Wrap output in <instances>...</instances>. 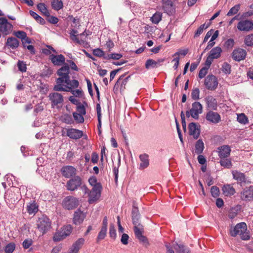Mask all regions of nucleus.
Here are the masks:
<instances>
[{"mask_svg":"<svg viewBox=\"0 0 253 253\" xmlns=\"http://www.w3.org/2000/svg\"><path fill=\"white\" fill-rule=\"evenodd\" d=\"M37 8L45 16H48L49 12L48 11L46 5L43 3H40L37 5Z\"/></svg>","mask_w":253,"mask_h":253,"instance_id":"36","label":"nucleus"},{"mask_svg":"<svg viewBox=\"0 0 253 253\" xmlns=\"http://www.w3.org/2000/svg\"><path fill=\"white\" fill-rule=\"evenodd\" d=\"M15 36L17 38L21 39L22 40H23L24 39L26 38L27 35L25 32L19 31L15 33Z\"/></svg>","mask_w":253,"mask_h":253,"instance_id":"61","label":"nucleus"},{"mask_svg":"<svg viewBox=\"0 0 253 253\" xmlns=\"http://www.w3.org/2000/svg\"><path fill=\"white\" fill-rule=\"evenodd\" d=\"M73 228L70 225H66L61 228L60 231L57 232L53 237L55 241H60L70 235Z\"/></svg>","mask_w":253,"mask_h":253,"instance_id":"7","label":"nucleus"},{"mask_svg":"<svg viewBox=\"0 0 253 253\" xmlns=\"http://www.w3.org/2000/svg\"><path fill=\"white\" fill-rule=\"evenodd\" d=\"M203 112V106L199 102H194L192 104V108L189 111H186V116L189 118L190 116L195 120H198L199 115Z\"/></svg>","mask_w":253,"mask_h":253,"instance_id":"3","label":"nucleus"},{"mask_svg":"<svg viewBox=\"0 0 253 253\" xmlns=\"http://www.w3.org/2000/svg\"><path fill=\"white\" fill-rule=\"evenodd\" d=\"M93 54L98 57H101L104 56V51L100 48H96L93 50Z\"/></svg>","mask_w":253,"mask_h":253,"instance_id":"54","label":"nucleus"},{"mask_svg":"<svg viewBox=\"0 0 253 253\" xmlns=\"http://www.w3.org/2000/svg\"><path fill=\"white\" fill-rule=\"evenodd\" d=\"M73 117L75 119V120L78 123H83L84 122V118L83 117V115L78 113L77 112H74L73 114Z\"/></svg>","mask_w":253,"mask_h":253,"instance_id":"45","label":"nucleus"},{"mask_svg":"<svg viewBox=\"0 0 253 253\" xmlns=\"http://www.w3.org/2000/svg\"><path fill=\"white\" fill-rule=\"evenodd\" d=\"M15 248V245L13 243H10L7 244L4 249L6 253H12Z\"/></svg>","mask_w":253,"mask_h":253,"instance_id":"50","label":"nucleus"},{"mask_svg":"<svg viewBox=\"0 0 253 253\" xmlns=\"http://www.w3.org/2000/svg\"><path fill=\"white\" fill-rule=\"evenodd\" d=\"M84 243V238H81L77 240L75 243H74L72 246H73L75 248L77 249L78 250H80V249L82 248L83 245Z\"/></svg>","mask_w":253,"mask_h":253,"instance_id":"43","label":"nucleus"},{"mask_svg":"<svg viewBox=\"0 0 253 253\" xmlns=\"http://www.w3.org/2000/svg\"><path fill=\"white\" fill-rule=\"evenodd\" d=\"M173 248L176 253H190L189 248L182 244H173Z\"/></svg>","mask_w":253,"mask_h":253,"instance_id":"29","label":"nucleus"},{"mask_svg":"<svg viewBox=\"0 0 253 253\" xmlns=\"http://www.w3.org/2000/svg\"><path fill=\"white\" fill-rule=\"evenodd\" d=\"M141 163L139 165V169H144L147 168L149 165V156L147 154H141L139 156Z\"/></svg>","mask_w":253,"mask_h":253,"instance_id":"27","label":"nucleus"},{"mask_svg":"<svg viewBox=\"0 0 253 253\" xmlns=\"http://www.w3.org/2000/svg\"><path fill=\"white\" fill-rule=\"evenodd\" d=\"M232 173L233 179L236 180L237 182L240 184L242 183L249 184L251 183L250 180L247 179L245 174L240 171L233 170L232 171Z\"/></svg>","mask_w":253,"mask_h":253,"instance_id":"17","label":"nucleus"},{"mask_svg":"<svg viewBox=\"0 0 253 253\" xmlns=\"http://www.w3.org/2000/svg\"><path fill=\"white\" fill-rule=\"evenodd\" d=\"M13 26L4 17L0 18V32L4 35L9 34L12 30Z\"/></svg>","mask_w":253,"mask_h":253,"instance_id":"10","label":"nucleus"},{"mask_svg":"<svg viewBox=\"0 0 253 253\" xmlns=\"http://www.w3.org/2000/svg\"><path fill=\"white\" fill-rule=\"evenodd\" d=\"M107 226H108V219L107 216H105L103 218V221H102V227L101 228L100 231H99L97 238H96V241L97 242H98L99 241L102 240L104 239L106 236L107 233Z\"/></svg>","mask_w":253,"mask_h":253,"instance_id":"21","label":"nucleus"},{"mask_svg":"<svg viewBox=\"0 0 253 253\" xmlns=\"http://www.w3.org/2000/svg\"><path fill=\"white\" fill-rule=\"evenodd\" d=\"M49 58L54 65L60 66L65 63V58L62 54L57 55L51 54Z\"/></svg>","mask_w":253,"mask_h":253,"instance_id":"24","label":"nucleus"},{"mask_svg":"<svg viewBox=\"0 0 253 253\" xmlns=\"http://www.w3.org/2000/svg\"><path fill=\"white\" fill-rule=\"evenodd\" d=\"M61 172L64 177L70 178L76 176L77 169L72 166H65L61 169Z\"/></svg>","mask_w":253,"mask_h":253,"instance_id":"13","label":"nucleus"},{"mask_svg":"<svg viewBox=\"0 0 253 253\" xmlns=\"http://www.w3.org/2000/svg\"><path fill=\"white\" fill-rule=\"evenodd\" d=\"M52 8L56 10L59 11L63 8V3L61 0H52L51 3Z\"/></svg>","mask_w":253,"mask_h":253,"instance_id":"32","label":"nucleus"},{"mask_svg":"<svg viewBox=\"0 0 253 253\" xmlns=\"http://www.w3.org/2000/svg\"><path fill=\"white\" fill-rule=\"evenodd\" d=\"M78 87H71V89L66 92H71L75 97H80L83 95V91L82 89H78L74 90L73 88H77Z\"/></svg>","mask_w":253,"mask_h":253,"instance_id":"39","label":"nucleus"},{"mask_svg":"<svg viewBox=\"0 0 253 253\" xmlns=\"http://www.w3.org/2000/svg\"><path fill=\"white\" fill-rule=\"evenodd\" d=\"M237 121L239 123L245 125L248 123V118L244 113H241L237 115Z\"/></svg>","mask_w":253,"mask_h":253,"instance_id":"40","label":"nucleus"},{"mask_svg":"<svg viewBox=\"0 0 253 253\" xmlns=\"http://www.w3.org/2000/svg\"><path fill=\"white\" fill-rule=\"evenodd\" d=\"M219 163L221 166L227 169L231 168L232 166L231 161L227 158L220 159Z\"/></svg>","mask_w":253,"mask_h":253,"instance_id":"35","label":"nucleus"},{"mask_svg":"<svg viewBox=\"0 0 253 253\" xmlns=\"http://www.w3.org/2000/svg\"><path fill=\"white\" fill-rule=\"evenodd\" d=\"M240 9V5L236 4L234 6L232 7L227 14V16H231L233 15L237 14Z\"/></svg>","mask_w":253,"mask_h":253,"instance_id":"41","label":"nucleus"},{"mask_svg":"<svg viewBox=\"0 0 253 253\" xmlns=\"http://www.w3.org/2000/svg\"><path fill=\"white\" fill-rule=\"evenodd\" d=\"M218 84L216 77L213 75H208L205 79L204 84L208 90H214Z\"/></svg>","mask_w":253,"mask_h":253,"instance_id":"11","label":"nucleus"},{"mask_svg":"<svg viewBox=\"0 0 253 253\" xmlns=\"http://www.w3.org/2000/svg\"><path fill=\"white\" fill-rule=\"evenodd\" d=\"M66 135L71 139L77 140L84 136L83 131L78 129L71 128L66 129Z\"/></svg>","mask_w":253,"mask_h":253,"instance_id":"18","label":"nucleus"},{"mask_svg":"<svg viewBox=\"0 0 253 253\" xmlns=\"http://www.w3.org/2000/svg\"><path fill=\"white\" fill-rule=\"evenodd\" d=\"M85 214L78 209L74 214L73 223L76 225L81 224L85 217Z\"/></svg>","mask_w":253,"mask_h":253,"instance_id":"23","label":"nucleus"},{"mask_svg":"<svg viewBox=\"0 0 253 253\" xmlns=\"http://www.w3.org/2000/svg\"><path fill=\"white\" fill-rule=\"evenodd\" d=\"M234 43L235 42L234 40L232 39H229L225 42L224 45L227 48H232L233 47Z\"/></svg>","mask_w":253,"mask_h":253,"instance_id":"56","label":"nucleus"},{"mask_svg":"<svg viewBox=\"0 0 253 253\" xmlns=\"http://www.w3.org/2000/svg\"><path fill=\"white\" fill-rule=\"evenodd\" d=\"M173 57L174 58L172 59L171 62L174 63L173 68L174 70H176L179 66V57L175 56Z\"/></svg>","mask_w":253,"mask_h":253,"instance_id":"63","label":"nucleus"},{"mask_svg":"<svg viewBox=\"0 0 253 253\" xmlns=\"http://www.w3.org/2000/svg\"><path fill=\"white\" fill-rule=\"evenodd\" d=\"M206 119L211 123L216 124L221 121V117L217 112L210 111L206 114Z\"/></svg>","mask_w":253,"mask_h":253,"instance_id":"15","label":"nucleus"},{"mask_svg":"<svg viewBox=\"0 0 253 253\" xmlns=\"http://www.w3.org/2000/svg\"><path fill=\"white\" fill-rule=\"evenodd\" d=\"M200 90L198 87L194 88L191 92V97L193 100L199 99Z\"/></svg>","mask_w":253,"mask_h":253,"instance_id":"48","label":"nucleus"},{"mask_svg":"<svg viewBox=\"0 0 253 253\" xmlns=\"http://www.w3.org/2000/svg\"><path fill=\"white\" fill-rule=\"evenodd\" d=\"M134 232L136 237L139 240V242L145 246L149 245V242L147 237L143 235V227H136L134 228Z\"/></svg>","mask_w":253,"mask_h":253,"instance_id":"19","label":"nucleus"},{"mask_svg":"<svg viewBox=\"0 0 253 253\" xmlns=\"http://www.w3.org/2000/svg\"><path fill=\"white\" fill-rule=\"evenodd\" d=\"M29 12L30 15L33 18H34L37 22L42 24L44 23V20L40 16H39L37 13L32 10H30Z\"/></svg>","mask_w":253,"mask_h":253,"instance_id":"42","label":"nucleus"},{"mask_svg":"<svg viewBox=\"0 0 253 253\" xmlns=\"http://www.w3.org/2000/svg\"><path fill=\"white\" fill-rule=\"evenodd\" d=\"M240 31L248 32L253 29V22L248 19L240 20L237 26Z\"/></svg>","mask_w":253,"mask_h":253,"instance_id":"12","label":"nucleus"},{"mask_svg":"<svg viewBox=\"0 0 253 253\" xmlns=\"http://www.w3.org/2000/svg\"><path fill=\"white\" fill-rule=\"evenodd\" d=\"M222 71L225 74H230L231 66L227 63L225 62L222 65Z\"/></svg>","mask_w":253,"mask_h":253,"instance_id":"53","label":"nucleus"},{"mask_svg":"<svg viewBox=\"0 0 253 253\" xmlns=\"http://www.w3.org/2000/svg\"><path fill=\"white\" fill-rule=\"evenodd\" d=\"M46 17V20L51 24H55L58 22L59 20L58 18L53 16H50V14Z\"/></svg>","mask_w":253,"mask_h":253,"instance_id":"52","label":"nucleus"},{"mask_svg":"<svg viewBox=\"0 0 253 253\" xmlns=\"http://www.w3.org/2000/svg\"><path fill=\"white\" fill-rule=\"evenodd\" d=\"M32 243H33L32 240L28 239L25 240L23 241V242L22 243V246H23V247L25 249H27L32 245Z\"/></svg>","mask_w":253,"mask_h":253,"instance_id":"57","label":"nucleus"},{"mask_svg":"<svg viewBox=\"0 0 253 253\" xmlns=\"http://www.w3.org/2000/svg\"><path fill=\"white\" fill-rule=\"evenodd\" d=\"M82 184V179L81 177L77 175L69 180L66 183V188L68 191H74L77 190Z\"/></svg>","mask_w":253,"mask_h":253,"instance_id":"8","label":"nucleus"},{"mask_svg":"<svg viewBox=\"0 0 253 253\" xmlns=\"http://www.w3.org/2000/svg\"><path fill=\"white\" fill-rule=\"evenodd\" d=\"M246 51L242 48H238L233 50L232 54V58L236 61H240L246 58Z\"/></svg>","mask_w":253,"mask_h":253,"instance_id":"20","label":"nucleus"},{"mask_svg":"<svg viewBox=\"0 0 253 253\" xmlns=\"http://www.w3.org/2000/svg\"><path fill=\"white\" fill-rule=\"evenodd\" d=\"M151 21L154 24H158L162 19V14L160 13L156 12L151 17Z\"/></svg>","mask_w":253,"mask_h":253,"instance_id":"44","label":"nucleus"},{"mask_svg":"<svg viewBox=\"0 0 253 253\" xmlns=\"http://www.w3.org/2000/svg\"><path fill=\"white\" fill-rule=\"evenodd\" d=\"M241 198L242 200L250 201L253 200V185L246 187L241 192Z\"/></svg>","mask_w":253,"mask_h":253,"instance_id":"16","label":"nucleus"},{"mask_svg":"<svg viewBox=\"0 0 253 253\" xmlns=\"http://www.w3.org/2000/svg\"><path fill=\"white\" fill-rule=\"evenodd\" d=\"M37 228L42 234L45 233L51 227L49 219L46 216L42 215L39 218L37 222Z\"/></svg>","mask_w":253,"mask_h":253,"instance_id":"4","label":"nucleus"},{"mask_svg":"<svg viewBox=\"0 0 253 253\" xmlns=\"http://www.w3.org/2000/svg\"><path fill=\"white\" fill-rule=\"evenodd\" d=\"M208 69L206 67H204L200 70L198 76L200 79L203 78L206 76Z\"/></svg>","mask_w":253,"mask_h":253,"instance_id":"60","label":"nucleus"},{"mask_svg":"<svg viewBox=\"0 0 253 253\" xmlns=\"http://www.w3.org/2000/svg\"><path fill=\"white\" fill-rule=\"evenodd\" d=\"M145 68L147 69L158 68L156 61L152 59H149L147 60L145 63Z\"/></svg>","mask_w":253,"mask_h":253,"instance_id":"37","label":"nucleus"},{"mask_svg":"<svg viewBox=\"0 0 253 253\" xmlns=\"http://www.w3.org/2000/svg\"><path fill=\"white\" fill-rule=\"evenodd\" d=\"M62 121L67 124H72L74 123L71 115L69 114H65L62 117Z\"/></svg>","mask_w":253,"mask_h":253,"instance_id":"46","label":"nucleus"},{"mask_svg":"<svg viewBox=\"0 0 253 253\" xmlns=\"http://www.w3.org/2000/svg\"><path fill=\"white\" fill-rule=\"evenodd\" d=\"M17 66L18 70L21 72H25L27 70V67L26 64L22 61H18L17 63Z\"/></svg>","mask_w":253,"mask_h":253,"instance_id":"51","label":"nucleus"},{"mask_svg":"<svg viewBox=\"0 0 253 253\" xmlns=\"http://www.w3.org/2000/svg\"><path fill=\"white\" fill-rule=\"evenodd\" d=\"M109 235L110 237L114 239H115L116 237V231L113 224H111L109 227Z\"/></svg>","mask_w":253,"mask_h":253,"instance_id":"55","label":"nucleus"},{"mask_svg":"<svg viewBox=\"0 0 253 253\" xmlns=\"http://www.w3.org/2000/svg\"><path fill=\"white\" fill-rule=\"evenodd\" d=\"M218 156L220 159L226 158L230 154L231 149L228 145H223L218 148Z\"/></svg>","mask_w":253,"mask_h":253,"instance_id":"25","label":"nucleus"},{"mask_svg":"<svg viewBox=\"0 0 253 253\" xmlns=\"http://www.w3.org/2000/svg\"><path fill=\"white\" fill-rule=\"evenodd\" d=\"M223 194L227 197H230L236 193L235 188L231 184H227L224 185L222 187Z\"/></svg>","mask_w":253,"mask_h":253,"instance_id":"26","label":"nucleus"},{"mask_svg":"<svg viewBox=\"0 0 253 253\" xmlns=\"http://www.w3.org/2000/svg\"><path fill=\"white\" fill-rule=\"evenodd\" d=\"M164 7H170L172 6V0H162Z\"/></svg>","mask_w":253,"mask_h":253,"instance_id":"64","label":"nucleus"},{"mask_svg":"<svg viewBox=\"0 0 253 253\" xmlns=\"http://www.w3.org/2000/svg\"><path fill=\"white\" fill-rule=\"evenodd\" d=\"M49 99L51 101L52 107L61 106L64 101L63 95L58 92H54L50 93L48 95Z\"/></svg>","mask_w":253,"mask_h":253,"instance_id":"9","label":"nucleus"},{"mask_svg":"<svg viewBox=\"0 0 253 253\" xmlns=\"http://www.w3.org/2000/svg\"><path fill=\"white\" fill-rule=\"evenodd\" d=\"M102 189V186L101 184H98L94 187H92L88 195V202L89 204H93L99 199L101 196Z\"/></svg>","mask_w":253,"mask_h":253,"instance_id":"5","label":"nucleus"},{"mask_svg":"<svg viewBox=\"0 0 253 253\" xmlns=\"http://www.w3.org/2000/svg\"><path fill=\"white\" fill-rule=\"evenodd\" d=\"M207 106L209 108L212 109L216 110L217 108V104L216 100L212 96H208L206 98Z\"/></svg>","mask_w":253,"mask_h":253,"instance_id":"30","label":"nucleus"},{"mask_svg":"<svg viewBox=\"0 0 253 253\" xmlns=\"http://www.w3.org/2000/svg\"><path fill=\"white\" fill-rule=\"evenodd\" d=\"M77 111L78 113H80L83 115H84L86 114V111L85 107L82 104H80L77 107Z\"/></svg>","mask_w":253,"mask_h":253,"instance_id":"58","label":"nucleus"},{"mask_svg":"<svg viewBox=\"0 0 253 253\" xmlns=\"http://www.w3.org/2000/svg\"><path fill=\"white\" fill-rule=\"evenodd\" d=\"M237 235H239L241 238L243 240L250 239L249 233L247 231V226L245 222L237 224L234 229L231 231V235L232 237H236Z\"/></svg>","mask_w":253,"mask_h":253,"instance_id":"2","label":"nucleus"},{"mask_svg":"<svg viewBox=\"0 0 253 253\" xmlns=\"http://www.w3.org/2000/svg\"><path fill=\"white\" fill-rule=\"evenodd\" d=\"M88 182L89 184L93 186V187H94L98 184H101L100 183L97 182V179L95 176H92L90 177L88 179Z\"/></svg>","mask_w":253,"mask_h":253,"instance_id":"59","label":"nucleus"},{"mask_svg":"<svg viewBox=\"0 0 253 253\" xmlns=\"http://www.w3.org/2000/svg\"><path fill=\"white\" fill-rule=\"evenodd\" d=\"M189 133L193 136V138L197 139L200 133V129L195 123H191L188 125Z\"/></svg>","mask_w":253,"mask_h":253,"instance_id":"22","label":"nucleus"},{"mask_svg":"<svg viewBox=\"0 0 253 253\" xmlns=\"http://www.w3.org/2000/svg\"><path fill=\"white\" fill-rule=\"evenodd\" d=\"M131 217L133 224L134 225V228H135L136 227H143L142 225L139 222L140 219V214L139 213L138 209L134 205H133L132 207Z\"/></svg>","mask_w":253,"mask_h":253,"instance_id":"14","label":"nucleus"},{"mask_svg":"<svg viewBox=\"0 0 253 253\" xmlns=\"http://www.w3.org/2000/svg\"><path fill=\"white\" fill-rule=\"evenodd\" d=\"M38 206L35 203L30 204L27 207V211L29 214L35 213L38 211Z\"/></svg>","mask_w":253,"mask_h":253,"instance_id":"38","label":"nucleus"},{"mask_svg":"<svg viewBox=\"0 0 253 253\" xmlns=\"http://www.w3.org/2000/svg\"><path fill=\"white\" fill-rule=\"evenodd\" d=\"M222 51L220 47L216 46L210 51L209 55L214 59H217L220 57Z\"/></svg>","mask_w":253,"mask_h":253,"instance_id":"31","label":"nucleus"},{"mask_svg":"<svg viewBox=\"0 0 253 253\" xmlns=\"http://www.w3.org/2000/svg\"><path fill=\"white\" fill-rule=\"evenodd\" d=\"M245 43L247 46H253V34L247 36L244 40Z\"/></svg>","mask_w":253,"mask_h":253,"instance_id":"47","label":"nucleus"},{"mask_svg":"<svg viewBox=\"0 0 253 253\" xmlns=\"http://www.w3.org/2000/svg\"><path fill=\"white\" fill-rule=\"evenodd\" d=\"M211 194L214 198H217L219 196L220 190L218 187L213 186L211 189Z\"/></svg>","mask_w":253,"mask_h":253,"instance_id":"49","label":"nucleus"},{"mask_svg":"<svg viewBox=\"0 0 253 253\" xmlns=\"http://www.w3.org/2000/svg\"><path fill=\"white\" fill-rule=\"evenodd\" d=\"M211 25V23H204L201 25L195 32L194 38L199 37L203 32L204 29H207Z\"/></svg>","mask_w":253,"mask_h":253,"instance_id":"34","label":"nucleus"},{"mask_svg":"<svg viewBox=\"0 0 253 253\" xmlns=\"http://www.w3.org/2000/svg\"><path fill=\"white\" fill-rule=\"evenodd\" d=\"M204 148V144L201 139H199L195 144V153L197 154H201Z\"/></svg>","mask_w":253,"mask_h":253,"instance_id":"33","label":"nucleus"},{"mask_svg":"<svg viewBox=\"0 0 253 253\" xmlns=\"http://www.w3.org/2000/svg\"><path fill=\"white\" fill-rule=\"evenodd\" d=\"M79 205V200L78 198L69 196L65 197L62 203L63 207L67 210H73L77 208Z\"/></svg>","mask_w":253,"mask_h":253,"instance_id":"6","label":"nucleus"},{"mask_svg":"<svg viewBox=\"0 0 253 253\" xmlns=\"http://www.w3.org/2000/svg\"><path fill=\"white\" fill-rule=\"evenodd\" d=\"M128 235L126 233H123V235H122L121 241L123 244L126 245L128 244Z\"/></svg>","mask_w":253,"mask_h":253,"instance_id":"62","label":"nucleus"},{"mask_svg":"<svg viewBox=\"0 0 253 253\" xmlns=\"http://www.w3.org/2000/svg\"><path fill=\"white\" fill-rule=\"evenodd\" d=\"M6 45L10 48L14 49L17 48L19 45L18 40L14 37H9L7 39Z\"/></svg>","mask_w":253,"mask_h":253,"instance_id":"28","label":"nucleus"},{"mask_svg":"<svg viewBox=\"0 0 253 253\" xmlns=\"http://www.w3.org/2000/svg\"><path fill=\"white\" fill-rule=\"evenodd\" d=\"M70 68L68 64H65L58 70L57 75L59 77L56 80V84L53 90L56 91H69L71 87H79V82L76 80H70L69 76Z\"/></svg>","mask_w":253,"mask_h":253,"instance_id":"1","label":"nucleus"}]
</instances>
